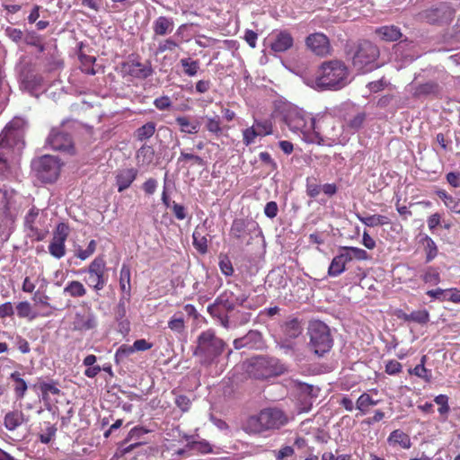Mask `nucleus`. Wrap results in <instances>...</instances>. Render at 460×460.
<instances>
[{"label": "nucleus", "instance_id": "nucleus-1", "mask_svg": "<svg viewBox=\"0 0 460 460\" xmlns=\"http://www.w3.org/2000/svg\"><path fill=\"white\" fill-rule=\"evenodd\" d=\"M266 297L263 295H258L249 297L237 284L234 289H226L223 291L207 308L208 313L226 329L230 327V316L228 312H234L236 307L243 309L256 310L263 305Z\"/></svg>", "mask_w": 460, "mask_h": 460}, {"label": "nucleus", "instance_id": "nucleus-2", "mask_svg": "<svg viewBox=\"0 0 460 460\" xmlns=\"http://www.w3.org/2000/svg\"><path fill=\"white\" fill-rule=\"evenodd\" d=\"M284 121L288 128L301 136L307 143L323 145L324 142L325 128L331 124L327 117L313 118L300 109H290L284 116Z\"/></svg>", "mask_w": 460, "mask_h": 460}, {"label": "nucleus", "instance_id": "nucleus-3", "mask_svg": "<svg viewBox=\"0 0 460 460\" xmlns=\"http://www.w3.org/2000/svg\"><path fill=\"white\" fill-rule=\"evenodd\" d=\"M288 421L289 418L284 411L277 407H269L249 416L243 423L242 429L248 435H261L267 431L280 429Z\"/></svg>", "mask_w": 460, "mask_h": 460}, {"label": "nucleus", "instance_id": "nucleus-4", "mask_svg": "<svg viewBox=\"0 0 460 460\" xmlns=\"http://www.w3.org/2000/svg\"><path fill=\"white\" fill-rule=\"evenodd\" d=\"M22 130L16 123H8L0 134V177L11 175L10 159L24 146Z\"/></svg>", "mask_w": 460, "mask_h": 460}, {"label": "nucleus", "instance_id": "nucleus-5", "mask_svg": "<svg viewBox=\"0 0 460 460\" xmlns=\"http://www.w3.org/2000/svg\"><path fill=\"white\" fill-rule=\"evenodd\" d=\"M349 69L337 59L323 62L317 70L315 83L324 89L340 90L348 84Z\"/></svg>", "mask_w": 460, "mask_h": 460}, {"label": "nucleus", "instance_id": "nucleus-6", "mask_svg": "<svg viewBox=\"0 0 460 460\" xmlns=\"http://www.w3.org/2000/svg\"><path fill=\"white\" fill-rule=\"evenodd\" d=\"M193 355L201 365L208 367L214 364L226 349V342L216 335L212 329L203 331L197 338Z\"/></svg>", "mask_w": 460, "mask_h": 460}, {"label": "nucleus", "instance_id": "nucleus-7", "mask_svg": "<svg viewBox=\"0 0 460 460\" xmlns=\"http://www.w3.org/2000/svg\"><path fill=\"white\" fill-rule=\"evenodd\" d=\"M370 259L371 256L364 249L355 246H340L328 267V275L332 278L339 277L347 270V266L353 261H361Z\"/></svg>", "mask_w": 460, "mask_h": 460}, {"label": "nucleus", "instance_id": "nucleus-8", "mask_svg": "<svg viewBox=\"0 0 460 460\" xmlns=\"http://www.w3.org/2000/svg\"><path fill=\"white\" fill-rule=\"evenodd\" d=\"M379 49L369 40H362L352 58L353 68L359 74H367L378 67Z\"/></svg>", "mask_w": 460, "mask_h": 460}, {"label": "nucleus", "instance_id": "nucleus-9", "mask_svg": "<svg viewBox=\"0 0 460 460\" xmlns=\"http://www.w3.org/2000/svg\"><path fill=\"white\" fill-rule=\"evenodd\" d=\"M286 371V367L274 358L255 357L249 360L246 372L255 379H266L277 376Z\"/></svg>", "mask_w": 460, "mask_h": 460}, {"label": "nucleus", "instance_id": "nucleus-10", "mask_svg": "<svg viewBox=\"0 0 460 460\" xmlns=\"http://www.w3.org/2000/svg\"><path fill=\"white\" fill-rule=\"evenodd\" d=\"M309 346L314 354L323 356L332 347L329 327L323 322L312 321L308 326Z\"/></svg>", "mask_w": 460, "mask_h": 460}, {"label": "nucleus", "instance_id": "nucleus-11", "mask_svg": "<svg viewBox=\"0 0 460 460\" xmlns=\"http://www.w3.org/2000/svg\"><path fill=\"white\" fill-rule=\"evenodd\" d=\"M31 168L41 182L51 183L58 180L60 174L61 164L57 157L46 155L34 159L31 163Z\"/></svg>", "mask_w": 460, "mask_h": 460}, {"label": "nucleus", "instance_id": "nucleus-12", "mask_svg": "<svg viewBox=\"0 0 460 460\" xmlns=\"http://www.w3.org/2000/svg\"><path fill=\"white\" fill-rule=\"evenodd\" d=\"M82 272L89 274L87 285L95 291L103 289L106 286L107 278L105 276L106 262L102 256L96 257L88 266L87 270H81Z\"/></svg>", "mask_w": 460, "mask_h": 460}, {"label": "nucleus", "instance_id": "nucleus-13", "mask_svg": "<svg viewBox=\"0 0 460 460\" xmlns=\"http://www.w3.org/2000/svg\"><path fill=\"white\" fill-rule=\"evenodd\" d=\"M31 387L36 393H40V399L47 408L52 404L51 395L59 396L61 394L59 382L53 378L39 377Z\"/></svg>", "mask_w": 460, "mask_h": 460}, {"label": "nucleus", "instance_id": "nucleus-14", "mask_svg": "<svg viewBox=\"0 0 460 460\" xmlns=\"http://www.w3.org/2000/svg\"><path fill=\"white\" fill-rule=\"evenodd\" d=\"M423 20L430 24H444L450 22L455 16V10L447 3H440L420 13Z\"/></svg>", "mask_w": 460, "mask_h": 460}, {"label": "nucleus", "instance_id": "nucleus-15", "mask_svg": "<svg viewBox=\"0 0 460 460\" xmlns=\"http://www.w3.org/2000/svg\"><path fill=\"white\" fill-rule=\"evenodd\" d=\"M121 72L137 79H146L153 75V67L150 61L142 63L138 56L121 64Z\"/></svg>", "mask_w": 460, "mask_h": 460}, {"label": "nucleus", "instance_id": "nucleus-16", "mask_svg": "<svg viewBox=\"0 0 460 460\" xmlns=\"http://www.w3.org/2000/svg\"><path fill=\"white\" fill-rule=\"evenodd\" d=\"M69 234L68 226L65 223H59L54 233L52 240L49 245V253L57 258L61 259L66 254V245L65 243Z\"/></svg>", "mask_w": 460, "mask_h": 460}, {"label": "nucleus", "instance_id": "nucleus-17", "mask_svg": "<svg viewBox=\"0 0 460 460\" xmlns=\"http://www.w3.org/2000/svg\"><path fill=\"white\" fill-rule=\"evenodd\" d=\"M47 143L52 149L58 151L69 152L74 147L71 136L62 128H52L47 138Z\"/></svg>", "mask_w": 460, "mask_h": 460}, {"label": "nucleus", "instance_id": "nucleus-18", "mask_svg": "<svg viewBox=\"0 0 460 460\" xmlns=\"http://www.w3.org/2000/svg\"><path fill=\"white\" fill-rule=\"evenodd\" d=\"M305 46L314 54L324 57L331 52V44L328 37L322 32H314L305 38Z\"/></svg>", "mask_w": 460, "mask_h": 460}, {"label": "nucleus", "instance_id": "nucleus-19", "mask_svg": "<svg viewBox=\"0 0 460 460\" xmlns=\"http://www.w3.org/2000/svg\"><path fill=\"white\" fill-rule=\"evenodd\" d=\"M281 332L284 337L282 346L289 347L288 344L285 343L290 341L291 340L296 339L302 334L303 327L301 321L297 318L288 319L281 325Z\"/></svg>", "mask_w": 460, "mask_h": 460}, {"label": "nucleus", "instance_id": "nucleus-20", "mask_svg": "<svg viewBox=\"0 0 460 460\" xmlns=\"http://www.w3.org/2000/svg\"><path fill=\"white\" fill-rule=\"evenodd\" d=\"M294 45V39L291 33L286 30L278 31L270 45L274 52H285Z\"/></svg>", "mask_w": 460, "mask_h": 460}, {"label": "nucleus", "instance_id": "nucleus-21", "mask_svg": "<svg viewBox=\"0 0 460 460\" xmlns=\"http://www.w3.org/2000/svg\"><path fill=\"white\" fill-rule=\"evenodd\" d=\"M254 226L255 223L250 222L243 218L234 219L232 223L229 234L234 239L237 240L240 243H243L246 236H248L251 233L250 226Z\"/></svg>", "mask_w": 460, "mask_h": 460}, {"label": "nucleus", "instance_id": "nucleus-22", "mask_svg": "<svg viewBox=\"0 0 460 460\" xmlns=\"http://www.w3.org/2000/svg\"><path fill=\"white\" fill-rule=\"evenodd\" d=\"M39 216V209L31 208L25 217V226L30 230V235L37 241H42L48 231L40 229L36 226L35 223Z\"/></svg>", "mask_w": 460, "mask_h": 460}, {"label": "nucleus", "instance_id": "nucleus-23", "mask_svg": "<svg viewBox=\"0 0 460 460\" xmlns=\"http://www.w3.org/2000/svg\"><path fill=\"white\" fill-rule=\"evenodd\" d=\"M208 234L205 226H197L192 234L194 248L200 253L206 254L208 251Z\"/></svg>", "mask_w": 460, "mask_h": 460}, {"label": "nucleus", "instance_id": "nucleus-24", "mask_svg": "<svg viewBox=\"0 0 460 460\" xmlns=\"http://www.w3.org/2000/svg\"><path fill=\"white\" fill-rule=\"evenodd\" d=\"M137 176V170L135 168L122 169L116 174V185L118 191L122 192L130 187Z\"/></svg>", "mask_w": 460, "mask_h": 460}, {"label": "nucleus", "instance_id": "nucleus-25", "mask_svg": "<svg viewBox=\"0 0 460 460\" xmlns=\"http://www.w3.org/2000/svg\"><path fill=\"white\" fill-rule=\"evenodd\" d=\"M131 270L130 267L128 264H122L120 271H119V288L122 292V299L129 300L131 296Z\"/></svg>", "mask_w": 460, "mask_h": 460}, {"label": "nucleus", "instance_id": "nucleus-26", "mask_svg": "<svg viewBox=\"0 0 460 460\" xmlns=\"http://www.w3.org/2000/svg\"><path fill=\"white\" fill-rule=\"evenodd\" d=\"M174 22L172 18L167 16H159L156 18L152 25L154 31V39L156 36L163 37L173 31Z\"/></svg>", "mask_w": 460, "mask_h": 460}, {"label": "nucleus", "instance_id": "nucleus-27", "mask_svg": "<svg viewBox=\"0 0 460 460\" xmlns=\"http://www.w3.org/2000/svg\"><path fill=\"white\" fill-rule=\"evenodd\" d=\"M96 326L95 317L92 314L76 313L73 321V329L79 332H85Z\"/></svg>", "mask_w": 460, "mask_h": 460}, {"label": "nucleus", "instance_id": "nucleus-28", "mask_svg": "<svg viewBox=\"0 0 460 460\" xmlns=\"http://www.w3.org/2000/svg\"><path fill=\"white\" fill-rule=\"evenodd\" d=\"M175 122L179 127V130L184 134L195 135L200 129V122L197 119H192L189 116H178L175 118Z\"/></svg>", "mask_w": 460, "mask_h": 460}, {"label": "nucleus", "instance_id": "nucleus-29", "mask_svg": "<svg viewBox=\"0 0 460 460\" xmlns=\"http://www.w3.org/2000/svg\"><path fill=\"white\" fill-rule=\"evenodd\" d=\"M27 420L22 411L13 410L4 415V425L7 430L13 431Z\"/></svg>", "mask_w": 460, "mask_h": 460}, {"label": "nucleus", "instance_id": "nucleus-30", "mask_svg": "<svg viewBox=\"0 0 460 460\" xmlns=\"http://www.w3.org/2000/svg\"><path fill=\"white\" fill-rule=\"evenodd\" d=\"M376 33L385 41H396L402 36L400 28L395 25H385L376 30Z\"/></svg>", "mask_w": 460, "mask_h": 460}, {"label": "nucleus", "instance_id": "nucleus-31", "mask_svg": "<svg viewBox=\"0 0 460 460\" xmlns=\"http://www.w3.org/2000/svg\"><path fill=\"white\" fill-rule=\"evenodd\" d=\"M390 445H399L403 449H409L411 447L410 436L401 429L392 431L387 438Z\"/></svg>", "mask_w": 460, "mask_h": 460}, {"label": "nucleus", "instance_id": "nucleus-32", "mask_svg": "<svg viewBox=\"0 0 460 460\" xmlns=\"http://www.w3.org/2000/svg\"><path fill=\"white\" fill-rule=\"evenodd\" d=\"M155 158V149L152 146L144 144L136 153V160L139 165H149Z\"/></svg>", "mask_w": 460, "mask_h": 460}, {"label": "nucleus", "instance_id": "nucleus-33", "mask_svg": "<svg viewBox=\"0 0 460 460\" xmlns=\"http://www.w3.org/2000/svg\"><path fill=\"white\" fill-rule=\"evenodd\" d=\"M10 379L13 382V392L17 399L24 398L28 390L26 381L22 377V374L18 371L11 373Z\"/></svg>", "mask_w": 460, "mask_h": 460}, {"label": "nucleus", "instance_id": "nucleus-34", "mask_svg": "<svg viewBox=\"0 0 460 460\" xmlns=\"http://www.w3.org/2000/svg\"><path fill=\"white\" fill-rule=\"evenodd\" d=\"M378 402L379 400H375L368 393H363L356 402V409L359 411L361 415H366Z\"/></svg>", "mask_w": 460, "mask_h": 460}, {"label": "nucleus", "instance_id": "nucleus-35", "mask_svg": "<svg viewBox=\"0 0 460 460\" xmlns=\"http://www.w3.org/2000/svg\"><path fill=\"white\" fill-rule=\"evenodd\" d=\"M155 130L156 124L153 121H148L135 130L134 137L136 140L143 142L151 138Z\"/></svg>", "mask_w": 460, "mask_h": 460}, {"label": "nucleus", "instance_id": "nucleus-36", "mask_svg": "<svg viewBox=\"0 0 460 460\" xmlns=\"http://www.w3.org/2000/svg\"><path fill=\"white\" fill-rule=\"evenodd\" d=\"M64 293L74 298L83 297L87 290L84 284L78 280L68 281L64 288Z\"/></svg>", "mask_w": 460, "mask_h": 460}, {"label": "nucleus", "instance_id": "nucleus-37", "mask_svg": "<svg viewBox=\"0 0 460 460\" xmlns=\"http://www.w3.org/2000/svg\"><path fill=\"white\" fill-rule=\"evenodd\" d=\"M439 93V85L433 81L420 84L415 87L413 95L415 97L436 95Z\"/></svg>", "mask_w": 460, "mask_h": 460}, {"label": "nucleus", "instance_id": "nucleus-38", "mask_svg": "<svg viewBox=\"0 0 460 460\" xmlns=\"http://www.w3.org/2000/svg\"><path fill=\"white\" fill-rule=\"evenodd\" d=\"M437 195L441 199L445 206L453 213H460V199L449 195L446 190L437 191Z\"/></svg>", "mask_w": 460, "mask_h": 460}, {"label": "nucleus", "instance_id": "nucleus-39", "mask_svg": "<svg viewBox=\"0 0 460 460\" xmlns=\"http://www.w3.org/2000/svg\"><path fill=\"white\" fill-rule=\"evenodd\" d=\"M420 242L424 246L426 252V261L429 262L436 258L438 255V247L435 242L427 234L421 236Z\"/></svg>", "mask_w": 460, "mask_h": 460}, {"label": "nucleus", "instance_id": "nucleus-40", "mask_svg": "<svg viewBox=\"0 0 460 460\" xmlns=\"http://www.w3.org/2000/svg\"><path fill=\"white\" fill-rule=\"evenodd\" d=\"M357 218L364 225L369 227L377 226H384L389 223L388 217L382 215H371L368 217H362L359 214H356Z\"/></svg>", "mask_w": 460, "mask_h": 460}, {"label": "nucleus", "instance_id": "nucleus-41", "mask_svg": "<svg viewBox=\"0 0 460 460\" xmlns=\"http://www.w3.org/2000/svg\"><path fill=\"white\" fill-rule=\"evenodd\" d=\"M205 128L208 132L217 137L223 135L224 127L218 116L208 117L206 119Z\"/></svg>", "mask_w": 460, "mask_h": 460}, {"label": "nucleus", "instance_id": "nucleus-42", "mask_svg": "<svg viewBox=\"0 0 460 460\" xmlns=\"http://www.w3.org/2000/svg\"><path fill=\"white\" fill-rule=\"evenodd\" d=\"M32 300L35 302L36 305H40L44 307H48L50 310H60L61 307H58L57 305H51L49 302V296L46 295L45 293H41L39 290L36 291L32 296ZM52 311H49L47 313L42 314L43 316H49L51 315Z\"/></svg>", "mask_w": 460, "mask_h": 460}, {"label": "nucleus", "instance_id": "nucleus-43", "mask_svg": "<svg viewBox=\"0 0 460 460\" xmlns=\"http://www.w3.org/2000/svg\"><path fill=\"white\" fill-rule=\"evenodd\" d=\"M180 64L183 69V73L190 76L193 77L197 75L200 64L199 60H193L190 58H183L180 60Z\"/></svg>", "mask_w": 460, "mask_h": 460}, {"label": "nucleus", "instance_id": "nucleus-44", "mask_svg": "<svg viewBox=\"0 0 460 460\" xmlns=\"http://www.w3.org/2000/svg\"><path fill=\"white\" fill-rule=\"evenodd\" d=\"M179 48L180 43L177 42L172 37H169L159 40L156 49L155 51V55L158 56L166 51H174L176 49Z\"/></svg>", "mask_w": 460, "mask_h": 460}, {"label": "nucleus", "instance_id": "nucleus-45", "mask_svg": "<svg viewBox=\"0 0 460 460\" xmlns=\"http://www.w3.org/2000/svg\"><path fill=\"white\" fill-rule=\"evenodd\" d=\"M183 162H190L191 165H198L200 167H204L207 164V162L200 155L181 150L177 163L181 164Z\"/></svg>", "mask_w": 460, "mask_h": 460}, {"label": "nucleus", "instance_id": "nucleus-46", "mask_svg": "<svg viewBox=\"0 0 460 460\" xmlns=\"http://www.w3.org/2000/svg\"><path fill=\"white\" fill-rule=\"evenodd\" d=\"M228 315L230 316V323L243 325L250 322L252 314L236 307L234 312H228Z\"/></svg>", "mask_w": 460, "mask_h": 460}, {"label": "nucleus", "instance_id": "nucleus-47", "mask_svg": "<svg viewBox=\"0 0 460 460\" xmlns=\"http://www.w3.org/2000/svg\"><path fill=\"white\" fill-rule=\"evenodd\" d=\"M247 349H259L262 343V336L258 331L252 330L243 336Z\"/></svg>", "mask_w": 460, "mask_h": 460}, {"label": "nucleus", "instance_id": "nucleus-48", "mask_svg": "<svg viewBox=\"0 0 460 460\" xmlns=\"http://www.w3.org/2000/svg\"><path fill=\"white\" fill-rule=\"evenodd\" d=\"M186 447L190 450H196L198 453L202 455L213 452L212 446L206 439L189 441Z\"/></svg>", "mask_w": 460, "mask_h": 460}, {"label": "nucleus", "instance_id": "nucleus-49", "mask_svg": "<svg viewBox=\"0 0 460 460\" xmlns=\"http://www.w3.org/2000/svg\"><path fill=\"white\" fill-rule=\"evenodd\" d=\"M408 372L410 375L416 376L427 383L431 382L432 372L430 369L426 368L423 365H417L415 367L410 368Z\"/></svg>", "mask_w": 460, "mask_h": 460}, {"label": "nucleus", "instance_id": "nucleus-50", "mask_svg": "<svg viewBox=\"0 0 460 460\" xmlns=\"http://www.w3.org/2000/svg\"><path fill=\"white\" fill-rule=\"evenodd\" d=\"M306 194L311 199H315L322 190V186L318 184L317 179L314 177L306 178Z\"/></svg>", "mask_w": 460, "mask_h": 460}, {"label": "nucleus", "instance_id": "nucleus-51", "mask_svg": "<svg viewBox=\"0 0 460 460\" xmlns=\"http://www.w3.org/2000/svg\"><path fill=\"white\" fill-rule=\"evenodd\" d=\"M434 402L439 406L438 409V413L445 417L446 420L447 418L448 412L450 411L448 396L446 394H438L435 396Z\"/></svg>", "mask_w": 460, "mask_h": 460}, {"label": "nucleus", "instance_id": "nucleus-52", "mask_svg": "<svg viewBox=\"0 0 460 460\" xmlns=\"http://www.w3.org/2000/svg\"><path fill=\"white\" fill-rule=\"evenodd\" d=\"M219 269L226 277H230L234 274V267L232 264V261L230 258L226 254H220L219 255V262H218Z\"/></svg>", "mask_w": 460, "mask_h": 460}, {"label": "nucleus", "instance_id": "nucleus-53", "mask_svg": "<svg viewBox=\"0 0 460 460\" xmlns=\"http://www.w3.org/2000/svg\"><path fill=\"white\" fill-rule=\"evenodd\" d=\"M253 126L261 137L271 135L273 127L270 120H255Z\"/></svg>", "mask_w": 460, "mask_h": 460}, {"label": "nucleus", "instance_id": "nucleus-54", "mask_svg": "<svg viewBox=\"0 0 460 460\" xmlns=\"http://www.w3.org/2000/svg\"><path fill=\"white\" fill-rule=\"evenodd\" d=\"M422 280L425 283L438 285L440 282V274L437 269L429 267L422 275Z\"/></svg>", "mask_w": 460, "mask_h": 460}, {"label": "nucleus", "instance_id": "nucleus-55", "mask_svg": "<svg viewBox=\"0 0 460 460\" xmlns=\"http://www.w3.org/2000/svg\"><path fill=\"white\" fill-rule=\"evenodd\" d=\"M410 322L426 324L429 322V313L426 309L413 311L410 314Z\"/></svg>", "mask_w": 460, "mask_h": 460}, {"label": "nucleus", "instance_id": "nucleus-56", "mask_svg": "<svg viewBox=\"0 0 460 460\" xmlns=\"http://www.w3.org/2000/svg\"><path fill=\"white\" fill-rule=\"evenodd\" d=\"M168 327L172 332L182 333L185 331V322L182 316H177L175 314L168 322Z\"/></svg>", "mask_w": 460, "mask_h": 460}, {"label": "nucleus", "instance_id": "nucleus-57", "mask_svg": "<svg viewBox=\"0 0 460 460\" xmlns=\"http://www.w3.org/2000/svg\"><path fill=\"white\" fill-rule=\"evenodd\" d=\"M16 311H17V315L20 318L29 317L30 319H34L36 317L35 314H32L31 305L27 301H22V302L18 303L16 305Z\"/></svg>", "mask_w": 460, "mask_h": 460}, {"label": "nucleus", "instance_id": "nucleus-58", "mask_svg": "<svg viewBox=\"0 0 460 460\" xmlns=\"http://www.w3.org/2000/svg\"><path fill=\"white\" fill-rule=\"evenodd\" d=\"M57 432V428L55 425L48 423L44 431L40 434V441L43 444L49 443L52 438L55 437Z\"/></svg>", "mask_w": 460, "mask_h": 460}, {"label": "nucleus", "instance_id": "nucleus-59", "mask_svg": "<svg viewBox=\"0 0 460 460\" xmlns=\"http://www.w3.org/2000/svg\"><path fill=\"white\" fill-rule=\"evenodd\" d=\"M259 133L257 132L254 126L245 128L243 130V142L248 146L254 143V140L257 137H259Z\"/></svg>", "mask_w": 460, "mask_h": 460}, {"label": "nucleus", "instance_id": "nucleus-60", "mask_svg": "<svg viewBox=\"0 0 460 460\" xmlns=\"http://www.w3.org/2000/svg\"><path fill=\"white\" fill-rule=\"evenodd\" d=\"M385 371L390 376L400 374L402 371V365L395 359L388 360L385 364Z\"/></svg>", "mask_w": 460, "mask_h": 460}, {"label": "nucleus", "instance_id": "nucleus-61", "mask_svg": "<svg viewBox=\"0 0 460 460\" xmlns=\"http://www.w3.org/2000/svg\"><path fill=\"white\" fill-rule=\"evenodd\" d=\"M366 119L365 112L357 113L352 119L347 122V126L354 130L360 128Z\"/></svg>", "mask_w": 460, "mask_h": 460}, {"label": "nucleus", "instance_id": "nucleus-62", "mask_svg": "<svg viewBox=\"0 0 460 460\" xmlns=\"http://www.w3.org/2000/svg\"><path fill=\"white\" fill-rule=\"evenodd\" d=\"M148 430L144 429L143 427H134L129 430L123 443L127 444L132 439H139L143 435L146 434Z\"/></svg>", "mask_w": 460, "mask_h": 460}, {"label": "nucleus", "instance_id": "nucleus-63", "mask_svg": "<svg viewBox=\"0 0 460 460\" xmlns=\"http://www.w3.org/2000/svg\"><path fill=\"white\" fill-rule=\"evenodd\" d=\"M81 62L83 65V72L88 75H95V70L93 67V65L95 62V58L90 56H83L81 57Z\"/></svg>", "mask_w": 460, "mask_h": 460}, {"label": "nucleus", "instance_id": "nucleus-64", "mask_svg": "<svg viewBox=\"0 0 460 460\" xmlns=\"http://www.w3.org/2000/svg\"><path fill=\"white\" fill-rule=\"evenodd\" d=\"M295 455V449L291 446H283L278 451H274L276 460H283Z\"/></svg>", "mask_w": 460, "mask_h": 460}]
</instances>
